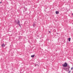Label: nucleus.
<instances>
[{
  "label": "nucleus",
  "instance_id": "f257e3e1",
  "mask_svg": "<svg viewBox=\"0 0 73 73\" xmlns=\"http://www.w3.org/2000/svg\"><path fill=\"white\" fill-rule=\"evenodd\" d=\"M70 68V66H68V68H63V69L66 70H67V71H69V68Z\"/></svg>",
  "mask_w": 73,
  "mask_h": 73
},
{
  "label": "nucleus",
  "instance_id": "f03ea898",
  "mask_svg": "<svg viewBox=\"0 0 73 73\" xmlns=\"http://www.w3.org/2000/svg\"><path fill=\"white\" fill-rule=\"evenodd\" d=\"M68 65V64H67V63L66 62H65L64 63V64H62V66L64 67H66Z\"/></svg>",
  "mask_w": 73,
  "mask_h": 73
},
{
  "label": "nucleus",
  "instance_id": "7ed1b4c3",
  "mask_svg": "<svg viewBox=\"0 0 73 73\" xmlns=\"http://www.w3.org/2000/svg\"><path fill=\"white\" fill-rule=\"evenodd\" d=\"M17 23L19 25L20 27V21L18 20Z\"/></svg>",
  "mask_w": 73,
  "mask_h": 73
},
{
  "label": "nucleus",
  "instance_id": "20e7f679",
  "mask_svg": "<svg viewBox=\"0 0 73 73\" xmlns=\"http://www.w3.org/2000/svg\"><path fill=\"white\" fill-rule=\"evenodd\" d=\"M5 46V45L4 44H3L1 45V46H2L3 47H4V46Z\"/></svg>",
  "mask_w": 73,
  "mask_h": 73
},
{
  "label": "nucleus",
  "instance_id": "39448f33",
  "mask_svg": "<svg viewBox=\"0 0 73 73\" xmlns=\"http://www.w3.org/2000/svg\"><path fill=\"white\" fill-rule=\"evenodd\" d=\"M56 14H58V13H59V12H58V11H56Z\"/></svg>",
  "mask_w": 73,
  "mask_h": 73
},
{
  "label": "nucleus",
  "instance_id": "423d86ee",
  "mask_svg": "<svg viewBox=\"0 0 73 73\" xmlns=\"http://www.w3.org/2000/svg\"><path fill=\"white\" fill-rule=\"evenodd\" d=\"M71 38H69L68 39V40L69 41H70V40Z\"/></svg>",
  "mask_w": 73,
  "mask_h": 73
},
{
  "label": "nucleus",
  "instance_id": "0eeeda50",
  "mask_svg": "<svg viewBox=\"0 0 73 73\" xmlns=\"http://www.w3.org/2000/svg\"><path fill=\"white\" fill-rule=\"evenodd\" d=\"M35 55L34 54L33 55H31V57H35Z\"/></svg>",
  "mask_w": 73,
  "mask_h": 73
},
{
  "label": "nucleus",
  "instance_id": "6e6552de",
  "mask_svg": "<svg viewBox=\"0 0 73 73\" xmlns=\"http://www.w3.org/2000/svg\"><path fill=\"white\" fill-rule=\"evenodd\" d=\"M71 70H73V68H71Z\"/></svg>",
  "mask_w": 73,
  "mask_h": 73
},
{
  "label": "nucleus",
  "instance_id": "1a4fd4ad",
  "mask_svg": "<svg viewBox=\"0 0 73 73\" xmlns=\"http://www.w3.org/2000/svg\"><path fill=\"white\" fill-rule=\"evenodd\" d=\"M33 26H34V27H35V26H34V25H33Z\"/></svg>",
  "mask_w": 73,
  "mask_h": 73
},
{
  "label": "nucleus",
  "instance_id": "9d476101",
  "mask_svg": "<svg viewBox=\"0 0 73 73\" xmlns=\"http://www.w3.org/2000/svg\"><path fill=\"white\" fill-rule=\"evenodd\" d=\"M0 3H1V2Z\"/></svg>",
  "mask_w": 73,
  "mask_h": 73
},
{
  "label": "nucleus",
  "instance_id": "9b49d317",
  "mask_svg": "<svg viewBox=\"0 0 73 73\" xmlns=\"http://www.w3.org/2000/svg\"><path fill=\"white\" fill-rule=\"evenodd\" d=\"M35 66H36V65H35Z\"/></svg>",
  "mask_w": 73,
  "mask_h": 73
}]
</instances>
